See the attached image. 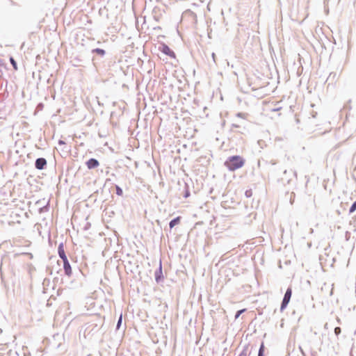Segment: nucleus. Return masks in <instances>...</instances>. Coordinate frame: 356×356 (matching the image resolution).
I'll list each match as a JSON object with an SVG mask.
<instances>
[{"mask_svg": "<svg viewBox=\"0 0 356 356\" xmlns=\"http://www.w3.org/2000/svg\"><path fill=\"white\" fill-rule=\"evenodd\" d=\"M244 164L245 160L240 156H230L225 162V165L231 171L241 168Z\"/></svg>", "mask_w": 356, "mask_h": 356, "instance_id": "1", "label": "nucleus"}, {"mask_svg": "<svg viewBox=\"0 0 356 356\" xmlns=\"http://www.w3.org/2000/svg\"><path fill=\"white\" fill-rule=\"evenodd\" d=\"M291 295H292V289H291V288H289L284 294V298H283V300L282 302V305H281V310H283L284 309H285L287 305L289 304V302L290 301Z\"/></svg>", "mask_w": 356, "mask_h": 356, "instance_id": "2", "label": "nucleus"}, {"mask_svg": "<svg viewBox=\"0 0 356 356\" xmlns=\"http://www.w3.org/2000/svg\"><path fill=\"white\" fill-rule=\"evenodd\" d=\"M47 165V161L44 158H39L35 161V168L38 170H42Z\"/></svg>", "mask_w": 356, "mask_h": 356, "instance_id": "3", "label": "nucleus"}, {"mask_svg": "<svg viewBox=\"0 0 356 356\" xmlns=\"http://www.w3.org/2000/svg\"><path fill=\"white\" fill-rule=\"evenodd\" d=\"M58 250L59 257L62 259L63 261H67L68 259L65 254V252L64 250V245L63 243H60L58 245Z\"/></svg>", "mask_w": 356, "mask_h": 356, "instance_id": "4", "label": "nucleus"}, {"mask_svg": "<svg viewBox=\"0 0 356 356\" xmlns=\"http://www.w3.org/2000/svg\"><path fill=\"white\" fill-rule=\"evenodd\" d=\"M99 165L97 160L95 159H90L86 162V165L88 169H92L98 167Z\"/></svg>", "mask_w": 356, "mask_h": 356, "instance_id": "5", "label": "nucleus"}, {"mask_svg": "<svg viewBox=\"0 0 356 356\" xmlns=\"http://www.w3.org/2000/svg\"><path fill=\"white\" fill-rule=\"evenodd\" d=\"M63 268L65 275L70 276L72 273V270L68 260L63 261Z\"/></svg>", "mask_w": 356, "mask_h": 356, "instance_id": "6", "label": "nucleus"}, {"mask_svg": "<svg viewBox=\"0 0 356 356\" xmlns=\"http://www.w3.org/2000/svg\"><path fill=\"white\" fill-rule=\"evenodd\" d=\"M162 51L170 56H175L174 52L165 44L163 45Z\"/></svg>", "mask_w": 356, "mask_h": 356, "instance_id": "7", "label": "nucleus"}, {"mask_svg": "<svg viewBox=\"0 0 356 356\" xmlns=\"http://www.w3.org/2000/svg\"><path fill=\"white\" fill-rule=\"evenodd\" d=\"M180 220H181V217L180 216H178L176 218L172 220L170 222V224H169L170 227V228L174 227L175 225H178L180 222Z\"/></svg>", "mask_w": 356, "mask_h": 356, "instance_id": "8", "label": "nucleus"}, {"mask_svg": "<svg viewBox=\"0 0 356 356\" xmlns=\"http://www.w3.org/2000/svg\"><path fill=\"white\" fill-rule=\"evenodd\" d=\"M92 51L97 53V54H99L100 56H104L105 54V51L104 49H99V48L93 49Z\"/></svg>", "mask_w": 356, "mask_h": 356, "instance_id": "9", "label": "nucleus"}, {"mask_svg": "<svg viewBox=\"0 0 356 356\" xmlns=\"http://www.w3.org/2000/svg\"><path fill=\"white\" fill-rule=\"evenodd\" d=\"M10 63H11V64H12V65H13V68H14V70H17V63H16V61L14 60V58L11 57V58H10Z\"/></svg>", "mask_w": 356, "mask_h": 356, "instance_id": "10", "label": "nucleus"}, {"mask_svg": "<svg viewBox=\"0 0 356 356\" xmlns=\"http://www.w3.org/2000/svg\"><path fill=\"white\" fill-rule=\"evenodd\" d=\"M115 188H116V194L119 196H122L123 194V191H122V188L118 186H116Z\"/></svg>", "mask_w": 356, "mask_h": 356, "instance_id": "11", "label": "nucleus"}, {"mask_svg": "<svg viewBox=\"0 0 356 356\" xmlns=\"http://www.w3.org/2000/svg\"><path fill=\"white\" fill-rule=\"evenodd\" d=\"M264 351V343H262L260 346V348H259L258 356H263Z\"/></svg>", "mask_w": 356, "mask_h": 356, "instance_id": "12", "label": "nucleus"}, {"mask_svg": "<svg viewBox=\"0 0 356 356\" xmlns=\"http://www.w3.org/2000/svg\"><path fill=\"white\" fill-rule=\"evenodd\" d=\"M245 311H246V309H243L238 310L235 315V319H237L239 317V316H241V314L242 313L245 312Z\"/></svg>", "mask_w": 356, "mask_h": 356, "instance_id": "13", "label": "nucleus"}, {"mask_svg": "<svg viewBox=\"0 0 356 356\" xmlns=\"http://www.w3.org/2000/svg\"><path fill=\"white\" fill-rule=\"evenodd\" d=\"M356 210V201L352 204L351 207L350 208L349 212L353 213Z\"/></svg>", "mask_w": 356, "mask_h": 356, "instance_id": "14", "label": "nucleus"}, {"mask_svg": "<svg viewBox=\"0 0 356 356\" xmlns=\"http://www.w3.org/2000/svg\"><path fill=\"white\" fill-rule=\"evenodd\" d=\"M334 333L338 335L341 333V328L339 327H337L334 329Z\"/></svg>", "mask_w": 356, "mask_h": 356, "instance_id": "15", "label": "nucleus"}, {"mask_svg": "<svg viewBox=\"0 0 356 356\" xmlns=\"http://www.w3.org/2000/svg\"><path fill=\"white\" fill-rule=\"evenodd\" d=\"M238 356H248L247 350H243Z\"/></svg>", "mask_w": 356, "mask_h": 356, "instance_id": "16", "label": "nucleus"}, {"mask_svg": "<svg viewBox=\"0 0 356 356\" xmlns=\"http://www.w3.org/2000/svg\"><path fill=\"white\" fill-rule=\"evenodd\" d=\"M122 315H120V316L119 318V320H118V325H117V327L118 328H119V327H120V324L122 323Z\"/></svg>", "mask_w": 356, "mask_h": 356, "instance_id": "17", "label": "nucleus"}, {"mask_svg": "<svg viewBox=\"0 0 356 356\" xmlns=\"http://www.w3.org/2000/svg\"><path fill=\"white\" fill-rule=\"evenodd\" d=\"M58 143H59L60 145H64V144H65V142H64V141H63V140H59Z\"/></svg>", "mask_w": 356, "mask_h": 356, "instance_id": "18", "label": "nucleus"}]
</instances>
